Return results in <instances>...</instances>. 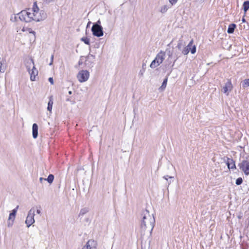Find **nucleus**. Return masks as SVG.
Instances as JSON below:
<instances>
[{
    "mask_svg": "<svg viewBox=\"0 0 249 249\" xmlns=\"http://www.w3.org/2000/svg\"><path fill=\"white\" fill-rule=\"evenodd\" d=\"M18 206H17L16 208L13 209L12 211V212L10 213L8 220H14L15 218V216L16 215V213H17L18 209Z\"/></svg>",
    "mask_w": 249,
    "mask_h": 249,
    "instance_id": "obj_15",
    "label": "nucleus"
},
{
    "mask_svg": "<svg viewBox=\"0 0 249 249\" xmlns=\"http://www.w3.org/2000/svg\"><path fill=\"white\" fill-rule=\"evenodd\" d=\"M93 25H98V26H101V21L100 20H98L97 22H96L95 23H94Z\"/></svg>",
    "mask_w": 249,
    "mask_h": 249,
    "instance_id": "obj_39",
    "label": "nucleus"
},
{
    "mask_svg": "<svg viewBox=\"0 0 249 249\" xmlns=\"http://www.w3.org/2000/svg\"><path fill=\"white\" fill-rule=\"evenodd\" d=\"M242 20L243 22H245V19L244 18H243Z\"/></svg>",
    "mask_w": 249,
    "mask_h": 249,
    "instance_id": "obj_44",
    "label": "nucleus"
},
{
    "mask_svg": "<svg viewBox=\"0 0 249 249\" xmlns=\"http://www.w3.org/2000/svg\"><path fill=\"white\" fill-rule=\"evenodd\" d=\"M88 212H89V210H88V209H87L86 208L81 209L80 211L78 216L80 217L81 216H83L84 214L87 213Z\"/></svg>",
    "mask_w": 249,
    "mask_h": 249,
    "instance_id": "obj_20",
    "label": "nucleus"
},
{
    "mask_svg": "<svg viewBox=\"0 0 249 249\" xmlns=\"http://www.w3.org/2000/svg\"><path fill=\"white\" fill-rule=\"evenodd\" d=\"M53 57H54L53 55V54L52 55L51 58V62L50 63L49 65H52L53 64Z\"/></svg>",
    "mask_w": 249,
    "mask_h": 249,
    "instance_id": "obj_38",
    "label": "nucleus"
},
{
    "mask_svg": "<svg viewBox=\"0 0 249 249\" xmlns=\"http://www.w3.org/2000/svg\"><path fill=\"white\" fill-rule=\"evenodd\" d=\"M34 13L33 12H32L31 11V10H28V18H33V21L34 20V18H33L34 17Z\"/></svg>",
    "mask_w": 249,
    "mask_h": 249,
    "instance_id": "obj_28",
    "label": "nucleus"
},
{
    "mask_svg": "<svg viewBox=\"0 0 249 249\" xmlns=\"http://www.w3.org/2000/svg\"><path fill=\"white\" fill-rule=\"evenodd\" d=\"M180 57L179 53H175V60L174 63L178 60V59Z\"/></svg>",
    "mask_w": 249,
    "mask_h": 249,
    "instance_id": "obj_31",
    "label": "nucleus"
},
{
    "mask_svg": "<svg viewBox=\"0 0 249 249\" xmlns=\"http://www.w3.org/2000/svg\"><path fill=\"white\" fill-rule=\"evenodd\" d=\"M201 1V2H204V1H205L206 0H200Z\"/></svg>",
    "mask_w": 249,
    "mask_h": 249,
    "instance_id": "obj_48",
    "label": "nucleus"
},
{
    "mask_svg": "<svg viewBox=\"0 0 249 249\" xmlns=\"http://www.w3.org/2000/svg\"><path fill=\"white\" fill-rule=\"evenodd\" d=\"M66 100H67V101H71L70 98L67 99Z\"/></svg>",
    "mask_w": 249,
    "mask_h": 249,
    "instance_id": "obj_47",
    "label": "nucleus"
},
{
    "mask_svg": "<svg viewBox=\"0 0 249 249\" xmlns=\"http://www.w3.org/2000/svg\"><path fill=\"white\" fill-rule=\"evenodd\" d=\"M167 178H169L171 179H172L174 178L173 177H170V176H164L163 177V178H165L168 181Z\"/></svg>",
    "mask_w": 249,
    "mask_h": 249,
    "instance_id": "obj_37",
    "label": "nucleus"
},
{
    "mask_svg": "<svg viewBox=\"0 0 249 249\" xmlns=\"http://www.w3.org/2000/svg\"><path fill=\"white\" fill-rule=\"evenodd\" d=\"M54 179V176L53 174H50L47 178L44 179V180H46L50 184L53 183Z\"/></svg>",
    "mask_w": 249,
    "mask_h": 249,
    "instance_id": "obj_18",
    "label": "nucleus"
},
{
    "mask_svg": "<svg viewBox=\"0 0 249 249\" xmlns=\"http://www.w3.org/2000/svg\"><path fill=\"white\" fill-rule=\"evenodd\" d=\"M167 78H166L163 80V81L162 83V85L161 86L160 89H164L167 85Z\"/></svg>",
    "mask_w": 249,
    "mask_h": 249,
    "instance_id": "obj_26",
    "label": "nucleus"
},
{
    "mask_svg": "<svg viewBox=\"0 0 249 249\" xmlns=\"http://www.w3.org/2000/svg\"><path fill=\"white\" fill-rule=\"evenodd\" d=\"M31 61H32V63L33 64V65H34V62H33V60H31Z\"/></svg>",
    "mask_w": 249,
    "mask_h": 249,
    "instance_id": "obj_49",
    "label": "nucleus"
},
{
    "mask_svg": "<svg viewBox=\"0 0 249 249\" xmlns=\"http://www.w3.org/2000/svg\"><path fill=\"white\" fill-rule=\"evenodd\" d=\"M44 2L46 3H49L51 2H53L54 0H43Z\"/></svg>",
    "mask_w": 249,
    "mask_h": 249,
    "instance_id": "obj_35",
    "label": "nucleus"
},
{
    "mask_svg": "<svg viewBox=\"0 0 249 249\" xmlns=\"http://www.w3.org/2000/svg\"><path fill=\"white\" fill-rule=\"evenodd\" d=\"M36 213H38V214H40V213H41V211H40V210H37V211H36Z\"/></svg>",
    "mask_w": 249,
    "mask_h": 249,
    "instance_id": "obj_43",
    "label": "nucleus"
},
{
    "mask_svg": "<svg viewBox=\"0 0 249 249\" xmlns=\"http://www.w3.org/2000/svg\"><path fill=\"white\" fill-rule=\"evenodd\" d=\"M238 166L245 175H249V161L245 160H242Z\"/></svg>",
    "mask_w": 249,
    "mask_h": 249,
    "instance_id": "obj_4",
    "label": "nucleus"
},
{
    "mask_svg": "<svg viewBox=\"0 0 249 249\" xmlns=\"http://www.w3.org/2000/svg\"><path fill=\"white\" fill-rule=\"evenodd\" d=\"M18 14L17 15H13L11 16L10 20L12 22H16L18 21Z\"/></svg>",
    "mask_w": 249,
    "mask_h": 249,
    "instance_id": "obj_22",
    "label": "nucleus"
},
{
    "mask_svg": "<svg viewBox=\"0 0 249 249\" xmlns=\"http://www.w3.org/2000/svg\"><path fill=\"white\" fill-rule=\"evenodd\" d=\"M53 97L52 96H50L49 101L48 103L47 110L49 111H51L53 105Z\"/></svg>",
    "mask_w": 249,
    "mask_h": 249,
    "instance_id": "obj_16",
    "label": "nucleus"
},
{
    "mask_svg": "<svg viewBox=\"0 0 249 249\" xmlns=\"http://www.w3.org/2000/svg\"><path fill=\"white\" fill-rule=\"evenodd\" d=\"M224 161L226 162L229 169H236L235 161L232 158L228 157H225L223 158Z\"/></svg>",
    "mask_w": 249,
    "mask_h": 249,
    "instance_id": "obj_9",
    "label": "nucleus"
},
{
    "mask_svg": "<svg viewBox=\"0 0 249 249\" xmlns=\"http://www.w3.org/2000/svg\"><path fill=\"white\" fill-rule=\"evenodd\" d=\"M28 69V71L29 73L30 74V79L31 81H35L36 76L38 74V71L36 70V69L35 68V67L34 66L33 67V69L32 70V72H31V71L29 68Z\"/></svg>",
    "mask_w": 249,
    "mask_h": 249,
    "instance_id": "obj_12",
    "label": "nucleus"
},
{
    "mask_svg": "<svg viewBox=\"0 0 249 249\" xmlns=\"http://www.w3.org/2000/svg\"><path fill=\"white\" fill-rule=\"evenodd\" d=\"M182 46V40H179L178 42V45H177V47L178 48V49L179 50H181Z\"/></svg>",
    "mask_w": 249,
    "mask_h": 249,
    "instance_id": "obj_29",
    "label": "nucleus"
},
{
    "mask_svg": "<svg viewBox=\"0 0 249 249\" xmlns=\"http://www.w3.org/2000/svg\"><path fill=\"white\" fill-rule=\"evenodd\" d=\"M169 8V7H168L166 5H164L161 7L160 12L163 14L165 13V12H166L167 11V10Z\"/></svg>",
    "mask_w": 249,
    "mask_h": 249,
    "instance_id": "obj_21",
    "label": "nucleus"
},
{
    "mask_svg": "<svg viewBox=\"0 0 249 249\" xmlns=\"http://www.w3.org/2000/svg\"><path fill=\"white\" fill-rule=\"evenodd\" d=\"M243 87L244 88L248 87L249 86V79H246L243 81Z\"/></svg>",
    "mask_w": 249,
    "mask_h": 249,
    "instance_id": "obj_25",
    "label": "nucleus"
},
{
    "mask_svg": "<svg viewBox=\"0 0 249 249\" xmlns=\"http://www.w3.org/2000/svg\"><path fill=\"white\" fill-rule=\"evenodd\" d=\"M81 40L83 41L87 45H89L90 44V40L88 37H82Z\"/></svg>",
    "mask_w": 249,
    "mask_h": 249,
    "instance_id": "obj_23",
    "label": "nucleus"
},
{
    "mask_svg": "<svg viewBox=\"0 0 249 249\" xmlns=\"http://www.w3.org/2000/svg\"><path fill=\"white\" fill-rule=\"evenodd\" d=\"M49 81L51 83L52 85L53 84V77H50L48 79Z\"/></svg>",
    "mask_w": 249,
    "mask_h": 249,
    "instance_id": "obj_36",
    "label": "nucleus"
},
{
    "mask_svg": "<svg viewBox=\"0 0 249 249\" xmlns=\"http://www.w3.org/2000/svg\"><path fill=\"white\" fill-rule=\"evenodd\" d=\"M14 220H8V224H7V226L8 227H11L12 226V225H13V223H14Z\"/></svg>",
    "mask_w": 249,
    "mask_h": 249,
    "instance_id": "obj_30",
    "label": "nucleus"
},
{
    "mask_svg": "<svg viewBox=\"0 0 249 249\" xmlns=\"http://www.w3.org/2000/svg\"><path fill=\"white\" fill-rule=\"evenodd\" d=\"M178 0H169L171 4L170 7H171L173 5L175 4L178 1Z\"/></svg>",
    "mask_w": 249,
    "mask_h": 249,
    "instance_id": "obj_33",
    "label": "nucleus"
},
{
    "mask_svg": "<svg viewBox=\"0 0 249 249\" xmlns=\"http://www.w3.org/2000/svg\"><path fill=\"white\" fill-rule=\"evenodd\" d=\"M232 89V84L230 80H228V81L225 83V86L223 87L222 89V91L224 93H227L228 95L229 94V92L231 91Z\"/></svg>",
    "mask_w": 249,
    "mask_h": 249,
    "instance_id": "obj_10",
    "label": "nucleus"
},
{
    "mask_svg": "<svg viewBox=\"0 0 249 249\" xmlns=\"http://www.w3.org/2000/svg\"><path fill=\"white\" fill-rule=\"evenodd\" d=\"M7 68V63L5 58H3L0 61V72L4 73Z\"/></svg>",
    "mask_w": 249,
    "mask_h": 249,
    "instance_id": "obj_13",
    "label": "nucleus"
},
{
    "mask_svg": "<svg viewBox=\"0 0 249 249\" xmlns=\"http://www.w3.org/2000/svg\"><path fill=\"white\" fill-rule=\"evenodd\" d=\"M32 133H33V137L34 139H36L38 136V125L36 123H35L33 124Z\"/></svg>",
    "mask_w": 249,
    "mask_h": 249,
    "instance_id": "obj_14",
    "label": "nucleus"
},
{
    "mask_svg": "<svg viewBox=\"0 0 249 249\" xmlns=\"http://www.w3.org/2000/svg\"><path fill=\"white\" fill-rule=\"evenodd\" d=\"M243 10L245 12H246L249 9V1L247 0L243 3Z\"/></svg>",
    "mask_w": 249,
    "mask_h": 249,
    "instance_id": "obj_19",
    "label": "nucleus"
},
{
    "mask_svg": "<svg viewBox=\"0 0 249 249\" xmlns=\"http://www.w3.org/2000/svg\"><path fill=\"white\" fill-rule=\"evenodd\" d=\"M142 218L141 222L140 231L142 235L150 236L154 228L155 220L153 214H150L145 210L142 214Z\"/></svg>",
    "mask_w": 249,
    "mask_h": 249,
    "instance_id": "obj_1",
    "label": "nucleus"
},
{
    "mask_svg": "<svg viewBox=\"0 0 249 249\" xmlns=\"http://www.w3.org/2000/svg\"><path fill=\"white\" fill-rule=\"evenodd\" d=\"M149 243H148V247H148V248H149Z\"/></svg>",
    "mask_w": 249,
    "mask_h": 249,
    "instance_id": "obj_50",
    "label": "nucleus"
},
{
    "mask_svg": "<svg viewBox=\"0 0 249 249\" xmlns=\"http://www.w3.org/2000/svg\"><path fill=\"white\" fill-rule=\"evenodd\" d=\"M171 55H172V54H169V57H171Z\"/></svg>",
    "mask_w": 249,
    "mask_h": 249,
    "instance_id": "obj_51",
    "label": "nucleus"
},
{
    "mask_svg": "<svg viewBox=\"0 0 249 249\" xmlns=\"http://www.w3.org/2000/svg\"><path fill=\"white\" fill-rule=\"evenodd\" d=\"M69 94H72V91H69Z\"/></svg>",
    "mask_w": 249,
    "mask_h": 249,
    "instance_id": "obj_45",
    "label": "nucleus"
},
{
    "mask_svg": "<svg viewBox=\"0 0 249 249\" xmlns=\"http://www.w3.org/2000/svg\"><path fill=\"white\" fill-rule=\"evenodd\" d=\"M235 27L236 25L235 24L232 23L230 24L228 28L227 32L229 34H232L234 31Z\"/></svg>",
    "mask_w": 249,
    "mask_h": 249,
    "instance_id": "obj_17",
    "label": "nucleus"
},
{
    "mask_svg": "<svg viewBox=\"0 0 249 249\" xmlns=\"http://www.w3.org/2000/svg\"><path fill=\"white\" fill-rule=\"evenodd\" d=\"M35 210L34 209H31L28 212V215L25 221V223L26 224L28 228L35 222Z\"/></svg>",
    "mask_w": 249,
    "mask_h": 249,
    "instance_id": "obj_6",
    "label": "nucleus"
},
{
    "mask_svg": "<svg viewBox=\"0 0 249 249\" xmlns=\"http://www.w3.org/2000/svg\"><path fill=\"white\" fill-rule=\"evenodd\" d=\"M30 33L32 34L34 36H35V32L32 31V32H30Z\"/></svg>",
    "mask_w": 249,
    "mask_h": 249,
    "instance_id": "obj_41",
    "label": "nucleus"
},
{
    "mask_svg": "<svg viewBox=\"0 0 249 249\" xmlns=\"http://www.w3.org/2000/svg\"><path fill=\"white\" fill-rule=\"evenodd\" d=\"M193 42V40H191L186 47L191 48V46H192Z\"/></svg>",
    "mask_w": 249,
    "mask_h": 249,
    "instance_id": "obj_34",
    "label": "nucleus"
},
{
    "mask_svg": "<svg viewBox=\"0 0 249 249\" xmlns=\"http://www.w3.org/2000/svg\"><path fill=\"white\" fill-rule=\"evenodd\" d=\"M172 181H171V180L170 179V181H169V182H168V184L169 185V184H170V183H171Z\"/></svg>",
    "mask_w": 249,
    "mask_h": 249,
    "instance_id": "obj_46",
    "label": "nucleus"
},
{
    "mask_svg": "<svg viewBox=\"0 0 249 249\" xmlns=\"http://www.w3.org/2000/svg\"><path fill=\"white\" fill-rule=\"evenodd\" d=\"M34 14V21H39L45 19L47 17L46 13L43 10H40L36 5V3H34L33 8L31 10Z\"/></svg>",
    "mask_w": 249,
    "mask_h": 249,
    "instance_id": "obj_2",
    "label": "nucleus"
},
{
    "mask_svg": "<svg viewBox=\"0 0 249 249\" xmlns=\"http://www.w3.org/2000/svg\"><path fill=\"white\" fill-rule=\"evenodd\" d=\"M91 31L93 36L97 37L102 36L104 35L103 28L101 26L93 25Z\"/></svg>",
    "mask_w": 249,
    "mask_h": 249,
    "instance_id": "obj_7",
    "label": "nucleus"
},
{
    "mask_svg": "<svg viewBox=\"0 0 249 249\" xmlns=\"http://www.w3.org/2000/svg\"><path fill=\"white\" fill-rule=\"evenodd\" d=\"M18 18L21 21H25V22H30L33 21V18L28 17V11L22 10L18 13Z\"/></svg>",
    "mask_w": 249,
    "mask_h": 249,
    "instance_id": "obj_8",
    "label": "nucleus"
},
{
    "mask_svg": "<svg viewBox=\"0 0 249 249\" xmlns=\"http://www.w3.org/2000/svg\"><path fill=\"white\" fill-rule=\"evenodd\" d=\"M165 53L163 51H160L158 53L155 58L152 61L150 64V68L154 69L156 67L159 66L164 60L165 58Z\"/></svg>",
    "mask_w": 249,
    "mask_h": 249,
    "instance_id": "obj_3",
    "label": "nucleus"
},
{
    "mask_svg": "<svg viewBox=\"0 0 249 249\" xmlns=\"http://www.w3.org/2000/svg\"><path fill=\"white\" fill-rule=\"evenodd\" d=\"M143 248L145 249V248H146V247H145V246H144V247H143V243H142L141 249H143Z\"/></svg>",
    "mask_w": 249,
    "mask_h": 249,
    "instance_id": "obj_42",
    "label": "nucleus"
},
{
    "mask_svg": "<svg viewBox=\"0 0 249 249\" xmlns=\"http://www.w3.org/2000/svg\"><path fill=\"white\" fill-rule=\"evenodd\" d=\"M86 246L87 249H93L96 248L97 243L96 241L90 239L88 241Z\"/></svg>",
    "mask_w": 249,
    "mask_h": 249,
    "instance_id": "obj_11",
    "label": "nucleus"
},
{
    "mask_svg": "<svg viewBox=\"0 0 249 249\" xmlns=\"http://www.w3.org/2000/svg\"><path fill=\"white\" fill-rule=\"evenodd\" d=\"M89 76V73L88 71L82 70L78 73L77 78L80 82L82 83L87 81Z\"/></svg>",
    "mask_w": 249,
    "mask_h": 249,
    "instance_id": "obj_5",
    "label": "nucleus"
},
{
    "mask_svg": "<svg viewBox=\"0 0 249 249\" xmlns=\"http://www.w3.org/2000/svg\"><path fill=\"white\" fill-rule=\"evenodd\" d=\"M190 48H188L187 47H185L182 50V53L186 55L190 51Z\"/></svg>",
    "mask_w": 249,
    "mask_h": 249,
    "instance_id": "obj_24",
    "label": "nucleus"
},
{
    "mask_svg": "<svg viewBox=\"0 0 249 249\" xmlns=\"http://www.w3.org/2000/svg\"><path fill=\"white\" fill-rule=\"evenodd\" d=\"M44 179H45V178H43L40 177V178H39V181H40V182L41 183H42V181H43V180H44Z\"/></svg>",
    "mask_w": 249,
    "mask_h": 249,
    "instance_id": "obj_40",
    "label": "nucleus"
},
{
    "mask_svg": "<svg viewBox=\"0 0 249 249\" xmlns=\"http://www.w3.org/2000/svg\"><path fill=\"white\" fill-rule=\"evenodd\" d=\"M243 182V179L242 178L240 177L237 178L235 181V183L237 185H241Z\"/></svg>",
    "mask_w": 249,
    "mask_h": 249,
    "instance_id": "obj_27",
    "label": "nucleus"
},
{
    "mask_svg": "<svg viewBox=\"0 0 249 249\" xmlns=\"http://www.w3.org/2000/svg\"><path fill=\"white\" fill-rule=\"evenodd\" d=\"M191 51V53L192 54H194L196 52V47L195 46H194L192 48L191 47V49H190Z\"/></svg>",
    "mask_w": 249,
    "mask_h": 249,
    "instance_id": "obj_32",
    "label": "nucleus"
}]
</instances>
